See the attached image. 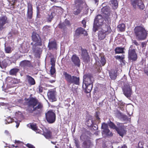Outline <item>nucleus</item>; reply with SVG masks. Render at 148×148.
<instances>
[{
  "label": "nucleus",
  "mask_w": 148,
  "mask_h": 148,
  "mask_svg": "<svg viewBox=\"0 0 148 148\" xmlns=\"http://www.w3.org/2000/svg\"><path fill=\"white\" fill-rule=\"evenodd\" d=\"M31 94L29 98H25L24 105L26 106V111L29 114H33V116L40 115L43 111L44 106L42 103L39 102L36 97Z\"/></svg>",
  "instance_id": "nucleus-1"
},
{
  "label": "nucleus",
  "mask_w": 148,
  "mask_h": 148,
  "mask_svg": "<svg viewBox=\"0 0 148 148\" xmlns=\"http://www.w3.org/2000/svg\"><path fill=\"white\" fill-rule=\"evenodd\" d=\"M103 22L102 16L100 14L97 15L94 19L93 31L94 32H96L102 25L101 30L108 35L111 32L112 30L108 24H103Z\"/></svg>",
  "instance_id": "nucleus-2"
},
{
  "label": "nucleus",
  "mask_w": 148,
  "mask_h": 148,
  "mask_svg": "<svg viewBox=\"0 0 148 148\" xmlns=\"http://www.w3.org/2000/svg\"><path fill=\"white\" fill-rule=\"evenodd\" d=\"M31 37L33 42L31 43L32 50L35 56H38L40 55L41 51V49L39 46L42 45V39L38 34L34 32H32Z\"/></svg>",
  "instance_id": "nucleus-3"
},
{
  "label": "nucleus",
  "mask_w": 148,
  "mask_h": 148,
  "mask_svg": "<svg viewBox=\"0 0 148 148\" xmlns=\"http://www.w3.org/2000/svg\"><path fill=\"white\" fill-rule=\"evenodd\" d=\"M134 33L136 38L139 40L145 39L148 34V31L143 26H137L134 29Z\"/></svg>",
  "instance_id": "nucleus-4"
},
{
  "label": "nucleus",
  "mask_w": 148,
  "mask_h": 148,
  "mask_svg": "<svg viewBox=\"0 0 148 148\" xmlns=\"http://www.w3.org/2000/svg\"><path fill=\"white\" fill-rule=\"evenodd\" d=\"M63 75L65 80L69 84H73L79 85V79L75 76H72L66 72H64Z\"/></svg>",
  "instance_id": "nucleus-5"
},
{
  "label": "nucleus",
  "mask_w": 148,
  "mask_h": 148,
  "mask_svg": "<svg viewBox=\"0 0 148 148\" xmlns=\"http://www.w3.org/2000/svg\"><path fill=\"white\" fill-rule=\"evenodd\" d=\"M45 117L47 121L49 123H53L56 121V114L52 110H49L45 113Z\"/></svg>",
  "instance_id": "nucleus-6"
},
{
  "label": "nucleus",
  "mask_w": 148,
  "mask_h": 148,
  "mask_svg": "<svg viewBox=\"0 0 148 148\" xmlns=\"http://www.w3.org/2000/svg\"><path fill=\"white\" fill-rule=\"evenodd\" d=\"M94 82V78L92 74L88 73L84 75L83 84H93Z\"/></svg>",
  "instance_id": "nucleus-7"
},
{
  "label": "nucleus",
  "mask_w": 148,
  "mask_h": 148,
  "mask_svg": "<svg viewBox=\"0 0 148 148\" xmlns=\"http://www.w3.org/2000/svg\"><path fill=\"white\" fill-rule=\"evenodd\" d=\"M130 4L133 8L136 9L137 6L140 10H143L145 8V5L142 0H130Z\"/></svg>",
  "instance_id": "nucleus-8"
},
{
  "label": "nucleus",
  "mask_w": 148,
  "mask_h": 148,
  "mask_svg": "<svg viewBox=\"0 0 148 148\" xmlns=\"http://www.w3.org/2000/svg\"><path fill=\"white\" fill-rule=\"evenodd\" d=\"M101 11L108 22H111V19L109 17L111 11L110 8L109 6H105L103 7L101 9Z\"/></svg>",
  "instance_id": "nucleus-9"
},
{
  "label": "nucleus",
  "mask_w": 148,
  "mask_h": 148,
  "mask_svg": "<svg viewBox=\"0 0 148 148\" xmlns=\"http://www.w3.org/2000/svg\"><path fill=\"white\" fill-rule=\"evenodd\" d=\"M124 88L123 89V93L127 97H130L132 94V90L129 84L127 83L124 84Z\"/></svg>",
  "instance_id": "nucleus-10"
},
{
  "label": "nucleus",
  "mask_w": 148,
  "mask_h": 148,
  "mask_svg": "<svg viewBox=\"0 0 148 148\" xmlns=\"http://www.w3.org/2000/svg\"><path fill=\"white\" fill-rule=\"evenodd\" d=\"M117 125L118 127H117L116 130L120 136L123 137L126 132L125 130V126L123 123H118Z\"/></svg>",
  "instance_id": "nucleus-11"
},
{
  "label": "nucleus",
  "mask_w": 148,
  "mask_h": 148,
  "mask_svg": "<svg viewBox=\"0 0 148 148\" xmlns=\"http://www.w3.org/2000/svg\"><path fill=\"white\" fill-rule=\"evenodd\" d=\"M82 53L81 56L83 61L88 62L89 61L90 57L86 49L81 48Z\"/></svg>",
  "instance_id": "nucleus-12"
},
{
  "label": "nucleus",
  "mask_w": 148,
  "mask_h": 148,
  "mask_svg": "<svg viewBox=\"0 0 148 148\" xmlns=\"http://www.w3.org/2000/svg\"><path fill=\"white\" fill-rule=\"evenodd\" d=\"M128 58L130 60L133 61L136 60L137 58V55L135 49H129L128 52Z\"/></svg>",
  "instance_id": "nucleus-13"
},
{
  "label": "nucleus",
  "mask_w": 148,
  "mask_h": 148,
  "mask_svg": "<svg viewBox=\"0 0 148 148\" xmlns=\"http://www.w3.org/2000/svg\"><path fill=\"white\" fill-rule=\"evenodd\" d=\"M56 92V91L53 90H49L47 92L48 98L51 102L55 101L57 100Z\"/></svg>",
  "instance_id": "nucleus-14"
},
{
  "label": "nucleus",
  "mask_w": 148,
  "mask_h": 148,
  "mask_svg": "<svg viewBox=\"0 0 148 148\" xmlns=\"http://www.w3.org/2000/svg\"><path fill=\"white\" fill-rule=\"evenodd\" d=\"M27 7V18L29 19H31L32 18L33 15V8L32 4L30 3H28Z\"/></svg>",
  "instance_id": "nucleus-15"
},
{
  "label": "nucleus",
  "mask_w": 148,
  "mask_h": 148,
  "mask_svg": "<svg viewBox=\"0 0 148 148\" xmlns=\"http://www.w3.org/2000/svg\"><path fill=\"white\" fill-rule=\"evenodd\" d=\"M42 135L47 139L52 138V132L49 129L45 128L43 130Z\"/></svg>",
  "instance_id": "nucleus-16"
},
{
  "label": "nucleus",
  "mask_w": 148,
  "mask_h": 148,
  "mask_svg": "<svg viewBox=\"0 0 148 148\" xmlns=\"http://www.w3.org/2000/svg\"><path fill=\"white\" fill-rule=\"evenodd\" d=\"M71 61L74 64L79 67L80 66V60L79 57L77 56L76 54L73 55L71 58Z\"/></svg>",
  "instance_id": "nucleus-17"
},
{
  "label": "nucleus",
  "mask_w": 148,
  "mask_h": 148,
  "mask_svg": "<svg viewBox=\"0 0 148 148\" xmlns=\"http://www.w3.org/2000/svg\"><path fill=\"white\" fill-rule=\"evenodd\" d=\"M8 23V18L5 15L0 17V29H2L3 26Z\"/></svg>",
  "instance_id": "nucleus-18"
},
{
  "label": "nucleus",
  "mask_w": 148,
  "mask_h": 148,
  "mask_svg": "<svg viewBox=\"0 0 148 148\" xmlns=\"http://www.w3.org/2000/svg\"><path fill=\"white\" fill-rule=\"evenodd\" d=\"M75 35L78 36L80 34H84L85 36L87 35V32L81 27L78 28L75 31Z\"/></svg>",
  "instance_id": "nucleus-19"
},
{
  "label": "nucleus",
  "mask_w": 148,
  "mask_h": 148,
  "mask_svg": "<svg viewBox=\"0 0 148 148\" xmlns=\"http://www.w3.org/2000/svg\"><path fill=\"white\" fill-rule=\"evenodd\" d=\"M74 5L75 7L83 8L84 5H86L84 0H75Z\"/></svg>",
  "instance_id": "nucleus-20"
},
{
  "label": "nucleus",
  "mask_w": 148,
  "mask_h": 148,
  "mask_svg": "<svg viewBox=\"0 0 148 148\" xmlns=\"http://www.w3.org/2000/svg\"><path fill=\"white\" fill-rule=\"evenodd\" d=\"M20 66L24 69H25L27 67H30L31 66V64L29 61L25 60L20 62Z\"/></svg>",
  "instance_id": "nucleus-21"
},
{
  "label": "nucleus",
  "mask_w": 148,
  "mask_h": 148,
  "mask_svg": "<svg viewBox=\"0 0 148 148\" xmlns=\"http://www.w3.org/2000/svg\"><path fill=\"white\" fill-rule=\"evenodd\" d=\"M92 145V143L90 140H86L82 143V148H91Z\"/></svg>",
  "instance_id": "nucleus-22"
},
{
  "label": "nucleus",
  "mask_w": 148,
  "mask_h": 148,
  "mask_svg": "<svg viewBox=\"0 0 148 148\" xmlns=\"http://www.w3.org/2000/svg\"><path fill=\"white\" fill-rule=\"evenodd\" d=\"M82 87L85 90V92L86 93L90 92L93 88V84L88 85L82 84Z\"/></svg>",
  "instance_id": "nucleus-23"
},
{
  "label": "nucleus",
  "mask_w": 148,
  "mask_h": 148,
  "mask_svg": "<svg viewBox=\"0 0 148 148\" xmlns=\"http://www.w3.org/2000/svg\"><path fill=\"white\" fill-rule=\"evenodd\" d=\"M26 79L29 85H33L36 84L35 79L30 76L29 75H26Z\"/></svg>",
  "instance_id": "nucleus-24"
},
{
  "label": "nucleus",
  "mask_w": 148,
  "mask_h": 148,
  "mask_svg": "<svg viewBox=\"0 0 148 148\" xmlns=\"http://www.w3.org/2000/svg\"><path fill=\"white\" fill-rule=\"evenodd\" d=\"M98 37L99 40H101L105 39L106 35V34L105 33L101 30L99 31L98 32Z\"/></svg>",
  "instance_id": "nucleus-25"
},
{
  "label": "nucleus",
  "mask_w": 148,
  "mask_h": 148,
  "mask_svg": "<svg viewBox=\"0 0 148 148\" xmlns=\"http://www.w3.org/2000/svg\"><path fill=\"white\" fill-rule=\"evenodd\" d=\"M30 128L35 132L36 133H40L41 130L38 128V126L36 124L31 123L30 125Z\"/></svg>",
  "instance_id": "nucleus-26"
},
{
  "label": "nucleus",
  "mask_w": 148,
  "mask_h": 148,
  "mask_svg": "<svg viewBox=\"0 0 148 148\" xmlns=\"http://www.w3.org/2000/svg\"><path fill=\"white\" fill-rule=\"evenodd\" d=\"M57 44L55 40L49 42L48 47L49 50L56 48Z\"/></svg>",
  "instance_id": "nucleus-27"
},
{
  "label": "nucleus",
  "mask_w": 148,
  "mask_h": 148,
  "mask_svg": "<svg viewBox=\"0 0 148 148\" xmlns=\"http://www.w3.org/2000/svg\"><path fill=\"white\" fill-rule=\"evenodd\" d=\"M19 69L18 68H13L11 69L9 73L10 75L16 76L17 73L19 71Z\"/></svg>",
  "instance_id": "nucleus-28"
},
{
  "label": "nucleus",
  "mask_w": 148,
  "mask_h": 148,
  "mask_svg": "<svg viewBox=\"0 0 148 148\" xmlns=\"http://www.w3.org/2000/svg\"><path fill=\"white\" fill-rule=\"evenodd\" d=\"M75 8L73 9V13L75 15H77L81 12V11L83 8L75 7Z\"/></svg>",
  "instance_id": "nucleus-29"
},
{
  "label": "nucleus",
  "mask_w": 148,
  "mask_h": 148,
  "mask_svg": "<svg viewBox=\"0 0 148 148\" xmlns=\"http://www.w3.org/2000/svg\"><path fill=\"white\" fill-rule=\"evenodd\" d=\"M86 124L88 126L91 127H93L94 125H95L94 121L92 120L91 117L87 120Z\"/></svg>",
  "instance_id": "nucleus-30"
},
{
  "label": "nucleus",
  "mask_w": 148,
  "mask_h": 148,
  "mask_svg": "<svg viewBox=\"0 0 148 148\" xmlns=\"http://www.w3.org/2000/svg\"><path fill=\"white\" fill-rule=\"evenodd\" d=\"M124 48L117 47L115 48V49H114V51L115 53H124Z\"/></svg>",
  "instance_id": "nucleus-31"
},
{
  "label": "nucleus",
  "mask_w": 148,
  "mask_h": 148,
  "mask_svg": "<svg viewBox=\"0 0 148 148\" xmlns=\"http://www.w3.org/2000/svg\"><path fill=\"white\" fill-rule=\"evenodd\" d=\"M109 75L112 79H116L117 75L116 72L114 70H111L109 72Z\"/></svg>",
  "instance_id": "nucleus-32"
},
{
  "label": "nucleus",
  "mask_w": 148,
  "mask_h": 148,
  "mask_svg": "<svg viewBox=\"0 0 148 148\" xmlns=\"http://www.w3.org/2000/svg\"><path fill=\"white\" fill-rule=\"evenodd\" d=\"M56 69L55 66H51V69L50 70V75L54 77H55L56 76Z\"/></svg>",
  "instance_id": "nucleus-33"
},
{
  "label": "nucleus",
  "mask_w": 148,
  "mask_h": 148,
  "mask_svg": "<svg viewBox=\"0 0 148 148\" xmlns=\"http://www.w3.org/2000/svg\"><path fill=\"white\" fill-rule=\"evenodd\" d=\"M110 2L113 5L115 9L117 8L118 5V2L117 0H110Z\"/></svg>",
  "instance_id": "nucleus-34"
},
{
  "label": "nucleus",
  "mask_w": 148,
  "mask_h": 148,
  "mask_svg": "<svg viewBox=\"0 0 148 148\" xmlns=\"http://www.w3.org/2000/svg\"><path fill=\"white\" fill-rule=\"evenodd\" d=\"M118 28H119L121 32H124L125 31V25L124 23H121L119 24L118 26Z\"/></svg>",
  "instance_id": "nucleus-35"
},
{
  "label": "nucleus",
  "mask_w": 148,
  "mask_h": 148,
  "mask_svg": "<svg viewBox=\"0 0 148 148\" xmlns=\"http://www.w3.org/2000/svg\"><path fill=\"white\" fill-rule=\"evenodd\" d=\"M103 132L107 136H113V134L110 132V130L108 128L103 130Z\"/></svg>",
  "instance_id": "nucleus-36"
},
{
  "label": "nucleus",
  "mask_w": 148,
  "mask_h": 148,
  "mask_svg": "<svg viewBox=\"0 0 148 148\" xmlns=\"http://www.w3.org/2000/svg\"><path fill=\"white\" fill-rule=\"evenodd\" d=\"M4 136L7 138H11L10 132L8 130H5L4 132Z\"/></svg>",
  "instance_id": "nucleus-37"
},
{
  "label": "nucleus",
  "mask_w": 148,
  "mask_h": 148,
  "mask_svg": "<svg viewBox=\"0 0 148 148\" xmlns=\"http://www.w3.org/2000/svg\"><path fill=\"white\" fill-rule=\"evenodd\" d=\"M108 124V125L111 128L115 129V130L117 127L111 121H110Z\"/></svg>",
  "instance_id": "nucleus-38"
},
{
  "label": "nucleus",
  "mask_w": 148,
  "mask_h": 148,
  "mask_svg": "<svg viewBox=\"0 0 148 148\" xmlns=\"http://www.w3.org/2000/svg\"><path fill=\"white\" fill-rule=\"evenodd\" d=\"M7 66V63L5 61L0 62V67L2 69L5 68Z\"/></svg>",
  "instance_id": "nucleus-39"
},
{
  "label": "nucleus",
  "mask_w": 148,
  "mask_h": 148,
  "mask_svg": "<svg viewBox=\"0 0 148 148\" xmlns=\"http://www.w3.org/2000/svg\"><path fill=\"white\" fill-rule=\"evenodd\" d=\"M100 62L101 63L102 66H103L106 63V60L104 57H101Z\"/></svg>",
  "instance_id": "nucleus-40"
},
{
  "label": "nucleus",
  "mask_w": 148,
  "mask_h": 148,
  "mask_svg": "<svg viewBox=\"0 0 148 148\" xmlns=\"http://www.w3.org/2000/svg\"><path fill=\"white\" fill-rule=\"evenodd\" d=\"M5 50L6 53H10L11 52V48L10 47H5Z\"/></svg>",
  "instance_id": "nucleus-41"
},
{
  "label": "nucleus",
  "mask_w": 148,
  "mask_h": 148,
  "mask_svg": "<svg viewBox=\"0 0 148 148\" xmlns=\"http://www.w3.org/2000/svg\"><path fill=\"white\" fill-rule=\"evenodd\" d=\"M99 112H95V117L97 120L98 122V123H100L101 121H100V118L99 117Z\"/></svg>",
  "instance_id": "nucleus-42"
},
{
  "label": "nucleus",
  "mask_w": 148,
  "mask_h": 148,
  "mask_svg": "<svg viewBox=\"0 0 148 148\" xmlns=\"http://www.w3.org/2000/svg\"><path fill=\"white\" fill-rule=\"evenodd\" d=\"M121 118L123 119V121H125L127 122L129 121V119L127 116L125 115H122L121 116Z\"/></svg>",
  "instance_id": "nucleus-43"
},
{
  "label": "nucleus",
  "mask_w": 148,
  "mask_h": 148,
  "mask_svg": "<svg viewBox=\"0 0 148 148\" xmlns=\"http://www.w3.org/2000/svg\"><path fill=\"white\" fill-rule=\"evenodd\" d=\"M66 24L64 23H60L58 25L59 28L61 29H64L66 28Z\"/></svg>",
  "instance_id": "nucleus-44"
},
{
  "label": "nucleus",
  "mask_w": 148,
  "mask_h": 148,
  "mask_svg": "<svg viewBox=\"0 0 148 148\" xmlns=\"http://www.w3.org/2000/svg\"><path fill=\"white\" fill-rule=\"evenodd\" d=\"M144 143L143 142H140L138 143L137 146L135 148H143Z\"/></svg>",
  "instance_id": "nucleus-45"
},
{
  "label": "nucleus",
  "mask_w": 148,
  "mask_h": 148,
  "mask_svg": "<svg viewBox=\"0 0 148 148\" xmlns=\"http://www.w3.org/2000/svg\"><path fill=\"white\" fill-rule=\"evenodd\" d=\"M50 64L51 65V66H55V60L54 58H52L51 59Z\"/></svg>",
  "instance_id": "nucleus-46"
},
{
  "label": "nucleus",
  "mask_w": 148,
  "mask_h": 148,
  "mask_svg": "<svg viewBox=\"0 0 148 148\" xmlns=\"http://www.w3.org/2000/svg\"><path fill=\"white\" fill-rule=\"evenodd\" d=\"M107 124L105 123H103L102 124L101 128V129H103L104 130L105 129H107Z\"/></svg>",
  "instance_id": "nucleus-47"
},
{
  "label": "nucleus",
  "mask_w": 148,
  "mask_h": 148,
  "mask_svg": "<svg viewBox=\"0 0 148 148\" xmlns=\"http://www.w3.org/2000/svg\"><path fill=\"white\" fill-rule=\"evenodd\" d=\"M86 21L85 18H84L82 21V23L83 24V26L84 28H85L86 27Z\"/></svg>",
  "instance_id": "nucleus-48"
},
{
  "label": "nucleus",
  "mask_w": 148,
  "mask_h": 148,
  "mask_svg": "<svg viewBox=\"0 0 148 148\" xmlns=\"http://www.w3.org/2000/svg\"><path fill=\"white\" fill-rule=\"evenodd\" d=\"M75 143L77 148H80V145L79 143V141L75 139Z\"/></svg>",
  "instance_id": "nucleus-49"
},
{
  "label": "nucleus",
  "mask_w": 148,
  "mask_h": 148,
  "mask_svg": "<svg viewBox=\"0 0 148 148\" xmlns=\"http://www.w3.org/2000/svg\"><path fill=\"white\" fill-rule=\"evenodd\" d=\"M13 119L11 118L10 117H8L6 119L7 122L8 123H12L13 122Z\"/></svg>",
  "instance_id": "nucleus-50"
},
{
  "label": "nucleus",
  "mask_w": 148,
  "mask_h": 148,
  "mask_svg": "<svg viewBox=\"0 0 148 148\" xmlns=\"http://www.w3.org/2000/svg\"><path fill=\"white\" fill-rule=\"evenodd\" d=\"M20 81L19 79H18L17 78H14L13 79V83L14 84H17Z\"/></svg>",
  "instance_id": "nucleus-51"
},
{
  "label": "nucleus",
  "mask_w": 148,
  "mask_h": 148,
  "mask_svg": "<svg viewBox=\"0 0 148 148\" xmlns=\"http://www.w3.org/2000/svg\"><path fill=\"white\" fill-rule=\"evenodd\" d=\"M43 88L42 86H40L38 88V92L39 93H42L43 92Z\"/></svg>",
  "instance_id": "nucleus-52"
},
{
  "label": "nucleus",
  "mask_w": 148,
  "mask_h": 148,
  "mask_svg": "<svg viewBox=\"0 0 148 148\" xmlns=\"http://www.w3.org/2000/svg\"><path fill=\"white\" fill-rule=\"evenodd\" d=\"M9 146V148H16V147H18L17 145H10Z\"/></svg>",
  "instance_id": "nucleus-53"
},
{
  "label": "nucleus",
  "mask_w": 148,
  "mask_h": 148,
  "mask_svg": "<svg viewBox=\"0 0 148 148\" xmlns=\"http://www.w3.org/2000/svg\"><path fill=\"white\" fill-rule=\"evenodd\" d=\"M0 55H1L0 56V57L3 58V57H5V55L4 53V52L3 51H0Z\"/></svg>",
  "instance_id": "nucleus-54"
},
{
  "label": "nucleus",
  "mask_w": 148,
  "mask_h": 148,
  "mask_svg": "<svg viewBox=\"0 0 148 148\" xmlns=\"http://www.w3.org/2000/svg\"><path fill=\"white\" fill-rule=\"evenodd\" d=\"M116 58L117 59H120L121 60H122L123 59V58L120 56H117L116 57Z\"/></svg>",
  "instance_id": "nucleus-55"
},
{
  "label": "nucleus",
  "mask_w": 148,
  "mask_h": 148,
  "mask_svg": "<svg viewBox=\"0 0 148 148\" xmlns=\"http://www.w3.org/2000/svg\"><path fill=\"white\" fill-rule=\"evenodd\" d=\"M15 31H12L9 33V35L10 36H12L13 35H15Z\"/></svg>",
  "instance_id": "nucleus-56"
},
{
  "label": "nucleus",
  "mask_w": 148,
  "mask_h": 148,
  "mask_svg": "<svg viewBox=\"0 0 148 148\" xmlns=\"http://www.w3.org/2000/svg\"><path fill=\"white\" fill-rule=\"evenodd\" d=\"M27 146L29 148H35V147L33 145L29 144H27Z\"/></svg>",
  "instance_id": "nucleus-57"
},
{
  "label": "nucleus",
  "mask_w": 148,
  "mask_h": 148,
  "mask_svg": "<svg viewBox=\"0 0 148 148\" xmlns=\"http://www.w3.org/2000/svg\"><path fill=\"white\" fill-rule=\"evenodd\" d=\"M133 43L136 45L138 46L139 45L138 43L137 42L136 40H133Z\"/></svg>",
  "instance_id": "nucleus-58"
},
{
  "label": "nucleus",
  "mask_w": 148,
  "mask_h": 148,
  "mask_svg": "<svg viewBox=\"0 0 148 148\" xmlns=\"http://www.w3.org/2000/svg\"><path fill=\"white\" fill-rule=\"evenodd\" d=\"M22 142L19 140H15L14 142V143L15 144H16V145H18L20 144Z\"/></svg>",
  "instance_id": "nucleus-59"
},
{
  "label": "nucleus",
  "mask_w": 148,
  "mask_h": 148,
  "mask_svg": "<svg viewBox=\"0 0 148 148\" xmlns=\"http://www.w3.org/2000/svg\"><path fill=\"white\" fill-rule=\"evenodd\" d=\"M53 18V16H49V17L48 18V19L49 21H51Z\"/></svg>",
  "instance_id": "nucleus-60"
},
{
  "label": "nucleus",
  "mask_w": 148,
  "mask_h": 148,
  "mask_svg": "<svg viewBox=\"0 0 148 148\" xmlns=\"http://www.w3.org/2000/svg\"><path fill=\"white\" fill-rule=\"evenodd\" d=\"M141 45L142 47H145L146 46V44L145 42H142L141 43Z\"/></svg>",
  "instance_id": "nucleus-61"
},
{
  "label": "nucleus",
  "mask_w": 148,
  "mask_h": 148,
  "mask_svg": "<svg viewBox=\"0 0 148 148\" xmlns=\"http://www.w3.org/2000/svg\"><path fill=\"white\" fill-rule=\"evenodd\" d=\"M15 122H16V127L17 128L19 126V122L18 121H16V122L15 121Z\"/></svg>",
  "instance_id": "nucleus-62"
},
{
  "label": "nucleus",
  "mask_w": 148,
  "mask_h": 148,
  "mask_svg": "<svg viewBox=\"0 0 148 148\" xmlns=\"http://www.w3.org/2000/svg\"><path fill=\"white\" fill-rule=\"evenodd\" d=\"M144 73L145 74H146L148 76V71L146 70H144Z\"/></svg>",
  "instance_id": "nucleus-63"
},
{
  "label": "nucleus",
  "mask_w": 148,
  "mask_h": 148,
  "mask_svg": "<svg viewBox=\"0 0 148 148\" xmlns=\"http://www.w3.org/2000/svg\"><path fill=\"white\" fill-rule=\"evenodd\" d=\"M48 27H49L48 26H47V25L43 27V29H47L48 28Z\"/></svg>",
  "instance_id": "nucleus-64"
}]
</instances>
